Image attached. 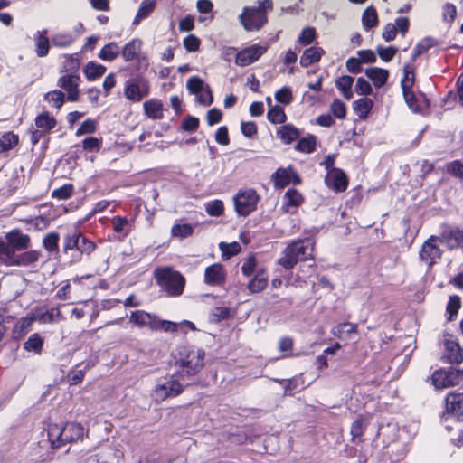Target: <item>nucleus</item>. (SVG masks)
<instances>
[{"label":"nucleus","instance_id":"nucleus-8","mask_svg":"<svg viewBox=\"0 0 463 463\" xmlns=\"http://www.w3.org/2000/svg\"><path fill=\"white\" fill-rule=\"evenodd\" d=\"M150 92L149 81L145 78L128 80L125 83L124 95L132 102H139Z\"/></svg>","mask_w":463,"mask_h":463},{"label":"nucleus","instance_id":"nucleus-13","mask_svg":"<svg viewBox=\"0 0 463 463\" xmlns=\"http://www.w3.org/2000/svg\"><path fill=\"white\" fill-rule=\"evenodd\" d=\"M226 272L222 265L213 264L205 269L203 281L208 286H221L224 283Z\"/></svg>","mask_w":463,"mask_h":463},{"label":"nucleus","instance_id":"nucleus-55","mask_svg":"<svg viewBox=\"0 0 463 463\" xmlns=\"http://www.w3.org/2000/svg\"><path fill=\"white\" fill-rule=\"evenodd\" d=\"M206 86L203 80L197 76L191 77L186 83L187 90L194 95H197Z\"/></svg>","mask_w":463,"mask_h":463},{"label":"nucleus","instance_id":"nucleus-38","mask_svg":"<svg viewBox=\"0 0 463 463\" xmlns=\"http://www.w3.org/2000/svg\"><path fill=\"white\" fill-rule=\"evenodd\" d=\"M120 52V47L118 43L112 42L106 44L99 54V59L105 61H111L115 60Z\"/></svg>","mask_w":463,"mask_h":463},{"label":"nucleus","instance_id":"nucleus-37","mask_svg":"<svg viewBox=\"0 0 463 463\" xmlns=\"http://www.w3.org/2000/svg\"><path fill=\"white\" fill-rule=\"evenodd\" d=\"M33 314L36 321L42 324L52 323L56 317L61 316L58 308H51L49 310L38 309Z\"/></svg>","mask_w":463,"mask_h":463},{"label":"nucleus","instance_id":"nucleus-59","mask_svg":"<svg viewBox=\"0 0 463 463\" xmlns=\"http://www.w3.org/2000/svg\"><path fill=\"white\" fill-rule=\"evenodd\" d=\"M59 234L57 232H50L45 235L43 240L44 248L48 251H54L58 249Z\"/></svg>","mask_w":463,"mask_h":463},{"label":"nucleus","instance_id":"nucleus-33","mask_svg":"<svg viewBox=\"0 0 463 463\" xmlns=\"http://www.w3.org/2000/svg\"><path fill=\"white\" fill-rule=\"evenodd\" d=\"M40 252L37 250H28L23 253L17 254L14 266L17 267H27L38 261L40 258Z\"/></svg>","mask_w":463,"mask_h":463},{"label":"nucleus","instance_id":"nucleus-22","mask_svg":"<svg viewBox=\"0 0 463 463\" xmlns=\"http://www.w3.org/2000/svg\"><path fill=\"white\" fill-rule=\"evenodd\" d=\"M84 434V428L80 424L71 422L63 426L64 444L82 439Z\"/></svg>","mask_w":463,"mask_h":463},{"label":"nucleus","instance_id":"nucleus-49","mask_svg":"<svg viewBox=\"0 0 463 463\" xmlns=\"http://www.w3.org/2000/svg\"><path fill=\"white\" fill-rule=\"evenodd\" d=\"M219 248L222 253L223 260H229L232 256L238 254L241 248L239 242L233 241L231 243L221 242Z\"/></svg>","mask_w":463,"mask_h":463},{"label":"nucleus","instance_id":"nucleus-35","mask_svg":"<svg viewBox=\"0 0 463 463\" xmlns=\"http://www.w3.org/2000/svg\"><path fill=\"white\" fill-rule=\"evenodd\" d=\"M373 101L368 98H361L353 104L354 110L360 118H367L373 108Z\"/></svg>","mask_w":463,"mask_h":463},{"label":"nucleus","instance_id":"nucleus-20","mask_svg":"<svg viewBox=\"0 0 463 463\" xmlns=\"http://www.w3.org/2000/svg\"><path fill=\"white\" fill-rule=\"evenodd\" d=\"M302 203V194L296 189H288L284 195L282 209L286 213H294Z\"/></svg>","mask_w":463,"mask_h":463},{"label":"nucleus","instance_id":"nucleus-50","mask_svg":"<svg viewBox=\"0 0 463 463\" xmlns=\"http://www.w3.org/2000/svg\"><path fill=\"white\" fill-rule=\"evenodd\" d=\"M18 144V136L7 132L0 137V152H6Z\"/></svg>","mask_w":463,"mask_h":463},{"label":"nucleus","instance_id":"nucleus-64","mask_svg":"<svg viewBox=\"0 0 463 463\" xmlns=\"http://www.w3.org/2000/svg\"><path fill=\"white\" fill-rule=\"evenodd\" d=\"M447 170L451 175L463 180V164L459 160H455L449 164Z\"/></svg>","mask_w":463,"mask_h":463},{"label":"nucleus","instance_id":"nucleus-53","mask_svg":"<svg viewBox=\"0 0 463 463\" xmlns=\"http://www.w3.org/2000/svg\"><path fill=\"white\" fill-rule=\"evenodd\" d=\"M194 228L189 223L175 224L172 227L171 232L175 237L185 238L192 235Z\"/></svg>","mask_w":463,"mask_h":463},{"label":"nucleus","instance_id":"nucleus-15","mask_svg":"<svg viewBox=\"0 0 463 463\" xmlns=\"http://www.w3.org/2000/svg\"><path fill=\"white\" fill-rule=\"evenodd\" d=\"M327 186L337 192L345 191L347 187V178L345 174L340 169H332L325 177Z\"/></svg>","mask_w":463,"mask_h":463},{"label":"nucleus","instance_id":"nucleus-31","mask_svg":"<svg viewBox=\"0 0 463 463\" xmlns=\"http://www.w3.org/2000/svg\"><path fill=\"white\" fill-rule=\"evenodd\" d=\"M76 36L70 32H58L52 36V43L58 48H66L71 45Z\"/></svg>","mask_w":463,"mask_h":463},{"label":"nucleus","instance_id":"nucleus-5","mask_svg":"<svg viewBox=\"0 0 463 463\" xmlns=\"http://www.w3.org/2000/svg\"><path fill=\"white\" fill-rule=\"evenodd\" d=\"M259 201L260 195L254 189H240L233 196L235 212L240 216H247L257 209Z\"/></svg>","mask_w":463,"mask_h":463},{"label":"nucleus","instance_id":"nucleus-40","mask_svg":"<svg viewBox=\"0 0 463 463\" xmlns=\"http://www.w3.org/2000/svg\"><path fill=\"white\" fill-rule=\"evenodd\" d=\"M353 83L354 78L348 75L342 76L335 81L336 88L342 92L343 96L346 99H351L353 97V93L351 91Z\"/></svg>","mask_w":463,"mask_h":463},{"label":"nucleus","instance_id":"nucleus-26","mask_svg":"<svg viewBox=\"0 0 463 463\" xmlns=\"http://www.w3.org/2000/svg\"><path fill=\"white\" fill-rule=\"evenodd\" d=\"M145 114L152 119L163 118V103L158 99L146 100L143 104Z\"/></svg>","mask_w":463,"mask_h":463},{"label":"nucleus","instance_id":"nucleus-46","mask_svg":"<svg viewBox=\"0 0 463 463\" xmlns=\"http://www.w3.org/2000/svg\"><path fill=\"white\" fill-rule=\"evenodd\" d=\"M43 345V340L38 334L32 335L24 343V348L28 352L40 354Z\"/></svg>","mask_w":463,"mask_h":463},{"label":"nucleus","instance_id":"nucleus-58","mask_svg":"<svg viewBox=\"0 0 463 463\" xmlns=\"http://www.w3.org/2000/svg\"><path fill=\"white\" fill-rule=\"evenodd\" d=\"M79 240H80V233H78V232L67 233L64 236V240H63L64 251L77 250Z\"/></svg>","mask_w":463,"mask_h":463},{"label":"nucleus","instance_id":"nucleus-60","mask_svg":"<svg viewBox=\"0 0 463 463\" xmlns=\"http://www.w3.org/2000/svg\"><path fill=\"white\" fill-rule=\"evenodd\" d=\"M73 194V185L65 184L52 191V196L60 200L69 199Z\"/></svg>","mask_w":463,"mask_h":463},{"label":"nucleus","instance_id":"nucleus-63","mask_svg":"<svg viewBox=\"0 0 463 463\" xmlns=\"http://www.w3.org/2000/svg\"><path fill=\"white\" fill-rule=\"evenodd\" d=\"M231 316V308L228 307H215L212 312V320L218 322Z\"/></svg>","mask_w":463,"mask_h":463},{"label":"nucleus","instance_id":"nucleus-62","mask_svg":"<svg viewBox=\"0 0 463 463\" xmlns=\"http://www.w3.org/2000/svg\"><path fill=\"white\" fill-rule=\"evenodd\" d=\"M377 53L379 54L380 58L385 61V62H388V61H391L393 57L395 56L396 52H397V48L393 47V46H389V47H383V46H378L377 49Z\"/></svg>","mask_w":463,"mask_h":463},{"label":"nucleus","instance_id":"nucleus-1","mask_svg":"<svg viewBox=\"0 0 463 463\" xmlns=\"http://www.w3.org/2000/svg\"><path fill=\"white\" fill-rule=\"evenodd\" d=\"M205 352L203 349H195L188 346H182L175 355V374L186 383L191 377L198 373L203 367Z\"/></svg>","mask_w":463,"mask_h":463},{"label":"nucleus","instance_id":"nucleus-36","mask_svg":"<svg viewBox=\"0 0 463 463\" xmlns=\"http://www.w3.org/2000/svg\"><path fill=\"white\" fill-rule=\"evenodd\" d=\"M111 222L114 232L122 237H126L131 231V222L124 217L116 216L112 219Z\"/></svg>","mask_w":463,"mask_h":463},{"label":"nucleus","instance_id":"nucleus-10","mask_svg":"<svg viewBox=\"0 0 463 463\" xmlns=\"http://www.w3.org/2000/svg\"><path fill=\"white\" fill-rule=\"evenodd\" d=\"M267 51V47L261 46L259 44H252L250 47H247L243 50H241L240 52L237 53L235 63L238 66H248L257 60L265 53Z\"/></svg>","mask_w":463,"mask_h":463},{"label":"nucleus","instance_id":"nucleus-52","mask_svg":"<svg viewBox=\"0 0 463 463\" xmlns=\"http://www.w3.org/2000/svg\"><path fill=\"white\" fill-rule=\"evenodd\" d=\"M275 99L284 105L289 104L293 100L291 88L285 86L278 90L274 94Z\"/></svg>","mask_w":463,"mask_h":463},{"label":"nucleus","instance_id":"nucleus-4","mask_svg":"<svg viewBox=\"0 0 463 463\" xmlns=\"http://www.w3.org/2000/svg\"><path fill=\"white\" fill-rule=\"evenodd\" d=\"M188 383H184L176 374H172L169 377H165L157 381L150 392L152 401L156 403H160L169 397H175L179 395L184 386Z\"/></svg>","mask_w":463,"mask_h":463},{"label":"nucleus","instance_id":"nucleus-51","mask_svg":"<svg viewBox=\"0 0 463 463\" xmlns=\"http://www.w3.org/2000/svg\"><path fill=\"white\" fill-rule=\"evenodd\" d=\"M267 118L273 124H280L286 120L285 112L279 105H275L270 108L267 114Z\"/></svg>","mask_w":463,"mask_h":463},{"label":"nucleus","instance_id":"nucleus-41","mask_svg":"<svg viewBox=\"0 0 463 463\" xmlns=\"http://www.w3.org/2000/svg\"><path fill=\"white\" fill-rule=\"evenodd\" d=\"M439 42L432 37H425L420 41L413 49L412 59L415 60L418 56L423 54L431 47L437 46Z\"/></svg>","mask_w":463,"mask_h":463},{"label":"nucleus","instance_id":"nucleus-54","mask_svg":"<svg viewBox=\"0 0 463 463\" xmlns=\"http://www.w3.org/2000/svg\"><path fill=\"white\" fill-rule=\"evenodd\" d=\"M316 146L315 137L313 136L301 138L297 146L296 149L304 153H311L314 151Z\"/></svg>","mask_w":463,"mask_h":463},{"label":"nucleus","instance_id":"nucleus-16","mask_svg":"<svg viewBox=\"0 0 463 463\" xmlns=\"http://www.w3.org/2000/svg\"><path fill=\"white\" fill-rule=\"evenodd\" d=\"M5 241L17 250H26L30 247V237L27 234L22 233L19 230H13L5 234Z\"/></svg>","mask_w":463,"mask_h":463},{"label":"nucleus","instance_id":"nucleus-17","mask_svg":"<svg viewBox=\"0 0 463 463\" xmlns=\"http://www.w3.org/2000/svg\"><path fill=\"white\" fill-rule=\"evenodd\" d=\"M444 345L443 359L450 364H459L463 361V350L458 342L453 339H448Z\"/></svg>","mask_w":463,"mask_h":463},{"label":"nucleus","instance_id":"nucleus-2","mask_svg":"<svg viewBox=\"0 0 463 463\" xmlns=\"http://www.w3.org/2000/svg\"><path fill=\"white\" fill-rule=\"evenodd\" d=\"M314 243L310 239L298 240L289 243L283 256L278 260V264L286 269H291L298 261L312 258Z\"/></svg>","mask_w":463,"mask_h":463},{"label":"nucleus","instance_id":"nucleus-29","mask_svg":"<svg viewBox=\"0 0 463 463\" xmlns=\"http://www.w3.org/2000/svg\"><path fill=\"white\" fill-rule=\"evenodd\" d=\"M142 42L138 39H133L128 43L122 50V57L126 61H130L137 58L141 52Z\"/></svg>","mask_w":463,"mask_h":463},{"label":"nucleus","instance_id":"nucleus-9","mask_svg":"<svg viewBox=\"0 0 463 463\" xmlns=\"http://www.w3.org/2000/svg\"><path fill=\"white\" fill-rule=\"evenodd\" d=\"M431 379L436 389H445L458 384L463 379V372L440 369L433 373Z\"/></svg>","mask_w":463,"mask_h":463},{"label":"nucleus","instance_id":"nucleus-23","mask_svg":"<svg viewBox=\"0 0 463 463\" xmlns=\"http://www.w3.org/2000/svg\"><path fill=\"white\" fill-rule=\"evenodd\" d=\"M47 30L37 31L34 34L35 52L38 57H45L50 49V40L47 37Z\"/></svg>","mask_w":463,"mask_h":463},{"label":"nucleus","instance_id":"nucleus-30","mask_svg":"<svg viewBox=\"0 0 463 463\" xmlns=\"http://www.w3.org/2000/svg\"><path fill=\"white\" fill-rule=\"evenodd\" d=\"M268 284V276L266 272L261 269L257 272L254 278L248 283V289L251 293H259L264 290Z\"/></svg>","mask_w":463,"mask_h":463},{"label":"nucleus","instance_id":"nucleus-44","mask_svg":"<svg viewBox=\"0 0 463 463\" xmlns=\"http://www.w3.org/2000/svg\"><path fill=\"white\" fill-rule=\"evenodd\" d=\"M278 135L282 141L289 144L298 139L300 134L298 129L292 125H285Z\"/></svg>","mask_w":463,"mask_h":463},{"label":"nucleus","instance_id":"nucleus-34","mask_svg":"<svg viewBox=\"0 0 463 463\" xmlns=\"http://www.w3.org/2000/svg\"><path fill=\"white\" fill-rule=\"evenodd\" d=\"M83 71L89 80H95L106 72V67L102 64L90 61L85 65Z\"/></svg>","mask_w":463,"mask_h":463},{"label":"nucleus","instance_id":"nucleus-56","mask_svg":"<svg viewBox=\"0 0 463 463\" xmlns=\"http://www.w3.org/2000/svg\"><path fill=\"white\" fill-rule=\"evenodd\" d=\"M330 111L332 114L340 119H343L346 116V107L343 101L336 99H334L330 105Z\"/></svg>","mask_w":463,"mask_h":463},{"label":"nucleus","instance_id":"nucleus-45","mask_svg":"<svg viewBox=\"0 0 463 463\" xmlns=\"http://www.w3.org/2000/svg\"><path fill=\"white\" fill-rule=\"evenodd\" d=\"M43 99L50 104H52L56 109H61L65 101V95L60 90L48 91L44 94Z\"/></svg>","mask_w":463,"mask_h":463},{"label":"nucleus","instance_id":"nucleus-25","mask_svg":"<svg viewBox=\"0 0 463 463\" xmlns=\"http://www.w3.org/2000/svg\"><path fill=\"white\" fill-rule=\"evenodd\" d=\"M16 251L6 241L0 240V264L14 266Z\"/></svg>","mask_w":463,"mask_h":463},{"label":"nucleus","instance_id":"nucleus-7","mask_svg":"<svg viewBox=\"0 0 463 463\" xmlns=\"http://www.w3.org/2000/svg\"><path fill=\"white\" fill-rule=\"evenodd\" d=\"M438 236L431 235L422 243L419 251L420 260L428 268H431L442 257V250L438 245Z\"/></svg>","mask_w":463,"mask_h":463},{"label":"nucleus","instance_id":"nucleus-3","mask_svg":"<svg viewBox=\"0 0 463 463\" xmlns=\"http://www.w3.org/2000/svg\"><path fill=\"white\" fill-rule=\"evenodd\" d=\"M154 275L158 286L168 296L177 297L183 294L185 279L180 272L170 267H160L155 270Z\"/></svg>","mask_w":463,"mask_h":463},{"label":"nucleus","instance_id":"nucleus-11","mask_svg":"<svg viewBox=\"0 0 463 463\" xmlns=\"http://www.w3.org/2000/svg\"><path fill=\"white\" fill-rule=\"evenodd\" d=\"M438 238L449 250L458 249L463 245V231L457 227H446Z\"/></svg>","mask_w":463,"mask_h":463},{"label":"nucleus","instance_id":"nucleus-24","mask_svg":"<svg viewBox=\"0 0 463 463\" xmlns=\"http://www.w3.org/2000/svg\"><path fill=\"white\" fill-rule=\"evenodd\" d=\"M48 440L52 448H60L64 445L63 426L49 424L47 428Z\"/></svg>","mask_w":463,"mask_h":463},{"label":"nucleus","instance_id":"nucleus-32","mask_svg":"<svg viewBox=\"0 0 463 463\" xmlns=\"http://www.w3.org/2000/svg\"><path fill=\"white\" fill-rule=\"evenodd\" d=\"M357 326L349 322L338 324L332 329V334L340 339H349L356 333Z\"/></svg>","mask_w":463,"mask_h":463},{"label":"nucleus","instance_id":"nucleus-19","mask_svg":"<svg viewBox=\"0 0 463 463\" xmlns=\"http://www.w3.org/2000/svg\"><path fill=\"white\" fill-rule=\"evenodd\" d=\"M156 315L144 310L132 311L129 315V321L138 327H147L153 331Z\"/></svg>","mask_w":463,"mask_h":463},{"label":"nucleus","instance_id":"nucleus-39","mask_svg":"<svg viewBox=\"0 0 463 463\" xmlns=\"http://www.w3.org/2000/svg\"><path fill=\"white\" fill-rule=\"evenodd\" d=\"M155 6V0H144L137 10V15L133 21V24L137 25L142 19L146 18L154 11Z\"/></svg>","mask_w":463,"mask_h":463},{"label":"nucleus","instance_id":"nucleus-42","mask_svg":"<svg viewBox=\"0 0 463 463\" xmlns=\"http://www.w3.org/2000/svg\"><path fill=\"white\" fill-rule=\"evenodd\" d=\"M75 463H108L107 460L99 461L97 454H92L90 449H81L74 455Z\"/></svg>","mask_w":463,"mask_h":463},{"label":"nucleus","instance_id":"nucleus-61","mask_svg":"<svg viewBox=\"0 0 463 463\" xmlns=\"http://www.w3.org/2000/svg\"><path fill=\"white\" fill-rule=\"evenodd\" d=\"M316 38V30L313 27H306L302 30L298 43L302 45L310 44Z\"/></svg>","mask_w":463,"mask_h":463},{"label":"nucleus","instance_id":"nucleus-27","mask_svg":"<svg viewBox=\"0 0 463 463\" xmlns=\"http://www.w3.org/2000/svg\"><path fill=\"white\" fill-rule=\"evenodd\" d=\"M323 53L324 50L320 47L313 46L306 49L300 58V65L302 67H307L312 63L318 61Z\"/></svg>","mask_w":463,"mask_h":463},{"label":"nucleus","instance_id":"nucleus-14","mask_svg":"<svg viewBox=\"0 0 463 463\" xmlns=\"http://www.w3.org/2000/svg\"><path fill=\"white\" fill-rule=\"evenodd\" d=\"M446 411L458 420H463V393H449L446 398Z\"/></svg>","mask_w":463,"mask_h":463},{"label":"nucleus","instance_id":"nucleus-21","mask_svg":"<svg viewBox=\"0 0 463 463\" xmlns=\"http://www.w3.org/2000/svg\"><path fill=\"white\" fill-rule=\"evenodd\" d=\"M364 73L376 88L383 87L389 78V71L378 67L367 68L365 69Z\"/></svg>","mask_w":463,"mask_h":463},{"label":"nucleus","instance_id":"nucleus-43","mask_svg":"<svg viewBox=\"0 0 463 463\" xmlns=\"http://www.w3.org/2000/svg\"><path fill=\"white\" fill-rule=\"evenodd\" d=\"M414 81L415 75L412 65L405 64L403 67V77L401 81L402 91L411 90Z\"/></svg>","mask_w":463,"mask_h":463},{"label":"nucleus","instance_id":"nucleus-57","mask_svg":"<svg viewBox=\"0 0 463 463\" xmlns=\"http://www.w3.org/2000/svg\"><path fill=\"white\" fill-rule=\"evenodd\" d=\"M205 210L211 216H220L222 214L224 206L221 200H213L206 203Z\"/></svg>","mask_w":463,"mask_h":463},{"label":"nucleus","instance_id":"nucleus-47","mask_svg":"<svg viewBox=\"0 0 463 463\" xmlns=\"http://www.w3.org/2000/svg\"><path fill=\"white\" fill-rule=\"evenodd\" d=\"M362 23L365 29H371L375 27L378 24V16L376 10L369 6L367 7L362 16Z\"/></svg>","mask_w":463,"mask_h":463},{"label":"nucleus","instance_id":"nucleus-6","mask_svg":"<svg viewBox=\"0 0 463 463\" xmlns=\"http://www.w3.org/2000/svg\"><path fill=\"white\" fill-rule=\"evenodd\" d=\"M264 8V5H260L257 7L243 8L239 19L245 30L257 31L266 24L267 18Z\"/></svg>","mask_w":463,"mask_h":463},{"label":"nucleus","instance_id":"nucleus-18","mask_svg":"<svg viewBox=\"0 0 463 463\" xmlns=\"http://www.w3.org/2000/svg\"><path fill=\"white\" fill-rule=\"evenodd\" d=\"M274 185L278 188L287 186L291 181L299 184V177L291 168H279L272 175Z\"/></svg>","mask_w":463,"mask_h":463},{"label":"nucleus","instance_id":"nucleus-12","mask_svg":"<svg viewBox=\"0 0 463 463\" xmlns=\"http://www.w3.org/2000/svg\"><path fill=\"white\" fill-rule=\"evenodd\" d=\"M79 83L80 77L72 74L63 75L57 80V86L67 92L68 100L72 102L79 99Z\"/></svg>","mask_w":463,"mask_h":463},{"label":"nucleus","instance_id":"nucleus-48","mask_svg":"<svg viewBox=\"0 0 463 463\" xmlns=\"http://www.w3.org/2000/svg\"><path fill=\"white\" fill-rule=\"evenodd\" d=\"M178 324L159 318L156 317L153 331H161L165 333H175L177 331Z\"/></svg>","mask_w":463,"mask_h":463},{"label":"nucleus","instance_id":"nucleus-28","mask_svg":"<svg viewBox=\"0 0 463 463\" xmlns=\"http://www.w3.org/2000/svg\"><path fill=\"white\" fill-rule=\"evenodd\" d=\"M56 123L54 117H52L48 111L42 112L34 119L35 127L43 130L45 133L54 128Z\"/></svg>","mask_w":463,"mask_h":463}]
</instances>
